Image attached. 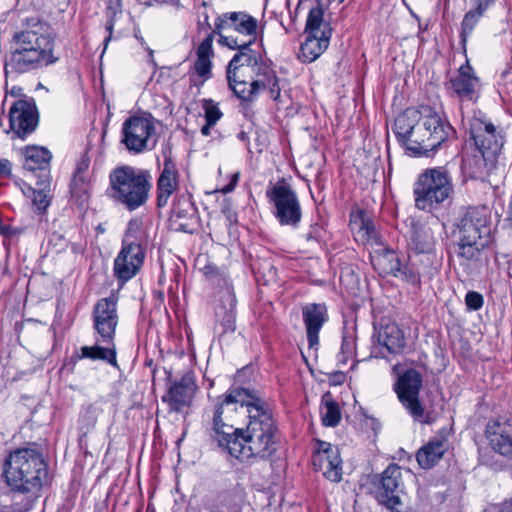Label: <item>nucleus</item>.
<instances>
[{
    "instance_id": "1",
    "label": "nucleus",
    "mask_w": 512,
    "mask_h": 512,
    "mask_svg": "<svg viewBox=\"0 0 512 512\" xmlns=\"http://www.w3.org/2000/svg\"><path fill=\"white\" fill-rule=\"evenodd\" d=\"M214 439L241 461L268 460L277 450V427L268 404L254 391L231 389L216 406Z\"/></svg>"
},
{
    "instance_id": "2",
    "label": "nucleus",
    "mask_w": 512,
    "mask_h": 512,
    "mask_svg": "<svg viewBox=\"0 0 512 512\" xmlns=\"http://www.w3.org/2000/svg\"><path fill=\"white\" fill-rule=\"evenodd\" d=\"M398 141L412 156H428L452 133V126L430 107L408 108L399 114L393 125Z\"/></svg>"
},
{
    "instance_id": "3",
    "label": "nucleus",
    "mask_w": 512,
    "mask_h": 512,
    "mask_svg": "<svg viewBox=\"0 0 512 512\" xmlns=\"http://www.w3.org/2000/svg\"><path fill=\"white\" fill-rule=\"evenodd\" d=\"M469 134L477 153L466 161L473 178H483L495 168L504 145L503 131L481 111L469 119Z\"/></svg>"
},
{
    "instance_id": "4",
    "label": "nucleus",
    "mask_w": 512,
    "mask_h": 512,
    "mask_svg": "<svg viewBox=\"0 0 512 512\" xmlns=\"http://www.w3.org/2000/svg\"><path fill=\"white\" fill-rule=\"evenodd\" d=\"M489 213L486 207H470L454 223L452 235L456 240L457 256L461 263L477 262L490 242Z\"/></svg>"
},
{
    "instance_id": "5",
    "label": "nucleus",
    "mask_w": 512,
    "mask_h": 512,
    "mask_svg": "<svg viewBox=\"0 0 512 512\" xmlns=\"http://www.w3.org/2000/svg\"><path fill=\"white\" fill-rule=\"evenodd\" d=\"M151 188L148 171L125 165L110 173L107 196L114 204L135 211L146 204Z\"/></svg>"
},
{
    "instance_id": "6",
    "label": "nucleus",
    "mask_w": 512,
    "mask_h": 512,
    "mask_svg": "<svg viewBox=\"0 0 512 512\" xmlns=\"http://www.w3.org/2000/svg\"><path fill=\"white\" fill-rule=\"evenodd\" d=\"M454 192L450 171L443 166L424 170L413 187L415 207L432 212L438 209Z\"/></svg>"
},
{
    "instance_id": "7",
    "label": "nucleus",
    "mask_w": 512,
    "mask_h": 512,
    "mask_svg": "<svg viewBox=\"0 0 512 512\" xmlns=\"http://www.w3.org/2000/svg\"><path fill=\"white\" fill-rule=\"evenodd\" d=\"M129 152L140 154L153 150L158 142L152 117L131 116L122 126V141Z\"/></svg>"
},
{
    "instance_id": "8",
    "label": "nucleus",
    "mask_w": 512,
    "mask_h": 512,
    "mask_svg": "<svg viewBox=\"0 0 512 512\" xmlns=\"http://www.w3.org/2000/svg\"><path fill=\"white\" fill-rule=\"evenodd\" d=\"M213 33L254 44L258 36V20L245 11L226 12L215 19Z\"/></svg>"
},
{
    "instance_id": "9",
    "label": "nucleus",
    "mask_w": 512,
    "mask_h": 512,
    "mask_svg": "<svg viewBox=\"0 0 512 512\" xmlns=\"http://www.w3.org/2000/svg\"><path fill=\"white\" fill-rule=\"evenodd\" d=\"M274 205V216L281 225L296 227L301 221L302 209L295 191L286 183H276L266 192Z\"/></svg>"
},
{
    "instance_id": "10",
    "label": "nucleus",
    "mask_w": 512,
    "mask_h": 512,
    "mask_svg": "<svg viewBox=\"0 0 512 512\" xmlns=\"http://www.w3.org/2000/svg\"><path fill=\"white\" fill-rule=\"evenodd\" d=\"M421 387L422 376L415 369L403 372L395 383L399 401L416 421H421L424 417V408L419 401Z\"/></svg>"
},
{
    "instance_id": "11",
    "label": "nucleus",
    "mask_w": 512,
    "mask_h": 512,
    "mask_svg": "<svg viewBox=\"0 0 512 512\" xmlns=\"http://www.w3.org/2000/svg\"><path fill=\"white\" fill-rule=\"evenodd\" d=\"M52 153L44 146L34 145V172L40 171L36 182L39 189L34 188V207L44 212L51 204L53 194L51 189L50 162Z\"/></svg>"
},
{
    "instance_id": "12",
    "label": "nucleus",
    "mask_w": 512,
    "mask_h": 512,
    "mask_svg": "<svg viewBox=\"0 0 512 512\" xmlns=\"http://www.w3.org/2000/svg\"><path fill=\"white\" fill-rule=\"evenodd\" d=\"M32 452L18 449L11 453L5 462L4 475L7 484L16 491L28 492L31 486Z\"/></svg>"
},
{
    "instance_id": "13",
    "label": "nucleus",
    "mask_w": 512,
    "mask_h": 512,
    "mask_svg": "<svg viewBox=\"0 0 512 512\" xmlns=\"http://www.w3.org/2000/svg\"><path fill=\"white\" fill-rule=\"evenodd\" d=\"M117 325V301L112 297L98 300L93 309V326L99 335L97 342L111 344Z\"/></svg>"
},
{
    "instance_id": "14",
    "label": "nucleus",
    "mask_w": 512,
    "mask_h": 512,
    "mask_svg": "<svg viewBox=\"0 0 512 512\" xmlns=\"http://www.w3.org/2000/svg\"><path fill=\"white\" fill-rule=\"evenodd\" d=\"M145 259L142 245L132 243L122 245L114 260V275L121 282H127L137 275Z\"/></svg>"
},
{
    "instance_id": "15",
    "label": "nucleus",
    "mask_w": 512,
    "mask_h": 512,
    "mask_svg": "<svg viewBox=\"0 0 512 512\" xmlns=\"http://www.w3.org/2000/svg\"><path fill=\"white\" fill-rule=\"evenodd\" d=\"M11 139L25 140L32 133V102L28 99L17 100L9 111V129Z\"/></svg>"
},
{
    "instance_id": "16",
    "label": "nucleus",
    "mask_w": 512,
    "mask_h": 512,
    "mask_svg": "<svg viewBox=\"0 0 512 512\" xmlns=\"http://www.w3.org/2000/svg\"><path fill=\"white\" fill-rule=\"evenodd\" d=\"M37 30H34V68L44 67L58 61L59 57L54 53L55 33L53 29L39 22Z\"/></svg>"
},
{
    "instance_id": "17",
    "label": "nucleus",
    "mask_w": 512,
    "mask_h": 512,
    "mask_svg": "<svg viewBox=\"0 0 512 512\" xmlns=\"http://www.w3.org/2000/svg\"><path fill=\"white\" fill-rule=\"evenodd\" d=\"M486 437L494 451L512 460V419L498 418L489 421Z\"/></svg>"
},
{
    "instance_id": "18",
    "label": "nucleus",
    "mask_w": 512,
    "mask_h": 512,
    "mask_svg": "<svg viewBox=\"0 0 512 512\" xmlns=\"http://www.w3.org/2000/svg\"><path fill=\"white\" fill-rule=\"evenodd\" d=\"M219 43L228 46L230 49L238 50L229 63L253 70V74L259 76V68L268 67L263 62L261 55L251 49L252 44L240 42V39L232 36H221Z\"/></svg>"
},
{
    "instance_id": "19",
    "label": "nucleus",
    "mask_w": 512,
    "mask_h": 512,
    "mask_svg": "<svg viewBox=\"0 0 512 512\" xmlns=\"http://www.w3.org/2000/svg\"><path fill=\"white\" fill-rule=\"evenodd\" d=\"M196 390L197 385L194 380L186 375L169 387L162 401L168 404L171 412H180L191 405Z\"/></svg>"
},
{
    "instance_id": "20",
    "label": "nucleus",
    "mask_w": 512,
    "mask_h": 512,
    "mask_svg": "<svg viewBox=\"0 0 512 512\" xmlns=\"http://www.w3.org/2000/svg\"><path fill=\"white\" fill-rule=\"evenodd\" d=\"M402 471L396 464H390L381 475V492L379 500L389 509L395 510L401 501L398 493L401 491Z\"/></svg>"
},
{
    "instance_id": "21",
    "label": "nucleus",
    "mask_w": 512,
    "mask_h": 512,
    "mask_svg": "<svg viewBox=\"0 0 512 512\" xmlns=\"http://www.w3.org/2000/svg\"><path fill=\"white\" fill-rule=\"evenodd\" d=\"M373 338L377 343L373 350L376 357L386 356L382 349H385L390 354H397L400 353L405 346L403 331L396 323H388L381 326L374 334Z\"/></svg>"
},
{
    "instance_id": "22",
    "label": "nucleus",
    "mask_w": 512,
    "mask_h": 512,
    "mask_svg": "<svg viewBox=\"0 0 512 512\" xmlns=\"http://www.w3.org/2000/svg\"><path fill=\"white\" fill-rule=\"evenodd\" d=\"M450 86L461 101L475 102L479 97L480 81L468 62L451 78Z\"/></svg>"
},
{
    "instance_id": "23",
    "label": "nucleus",
    "mask_w": 512,
    "mask_h": 512,
    "mask_svg": "<svg viewBox=\"0 0 512 512\" xmlns=\"http://www.w3.org/2000/svg\"><path fill=\"white\" fill-rule=\"evenodd\" d=\"M30 31H21L14 35L13 52L9 66L18 73L30 71L32 67V41Z\"/></svg>"
},
{
    "instance_id": "24",
    "label": "nucleus",
    "mask_w": 512,
    "mask_h": 512,
    "mask_svg": "<svg viewBox=\"0 0 512 512\" xmlns=\"http://www.w3.org/2000/svg\"><path fill=\"white\" fill-rule=\"evenodd\" d=\"M226 73L229 87L234 94L239 99L252 100L253 90L255 89L253 70L229 63Z\"/></svg>"
},
{
    "instance_id": "25",
    "label": "nucleus",
    "mask_w": 512,
    "mask_h": 512,
    "mask_svg": "<svg viewBox=\"0 0 512 512\" xmlns=\"http://www.w3.org/2000/svg\"><path fill=\"white\" fill-rule=\"evenodd\" d=\"M309 349L317 351L319 332L327 320L326 307L322 304H307L302 308Z\"/></svg>"
},
{
    "instance_id": "26",
    "label": "nucleus",
    "mask_w": 512,
    "mask_h": 512,
    "mask_svg": "<svg viewBox=\"0 0 512 512\" xmlns=\"http://www.w3.org/2000/svg\"><path fill=\"white\" fill-rule=\"evenodd\" d=\"M443 227L438 220L421 225L414 229L411 238V248L416 254H425L428 262H431V254L433 253L436 245L435 233L439 232Z\"/></svg>"
},
{
    "instance_id": "27",
    "label": "nucleus",
    "mask_w": 512,
    "mask_h": 512,
    "mask_svg": "<svg viewBox=\"0 0 512 512\" xmlns=\"http://www.w3.org/2000/svg\"><path fill=\"white\" fill-rule=\"evenodd\" d=\"M220 303L215 309L217 321L223 327V332H232L236 322V296L230 285L223 287L219 293Z\"/></svg>"
},
{
    "instance_id": "28",
    "label": "nucleus",
    "mask_w": 512,
    "mask_h": 512,
    "mask_svg": "<svg viewBox=\"0 0 512 512\" xmlns=\"http://www.w3.org/2000/svg\"><path fill=\"white\" fill-rule=\"evenodd\" d=\"M370 260L376 271L380 275L398 276L401 271V263L397 253L387 248L384 243L370 250Z\"/></svg>"
},
{
    "instance_id": "29",
    "label": "nucleus",
    "mask_w": 512,
    "mask_h": 512,
    "mask_svg": "<svg viewBox=\"0 0 512 512\" xmlns=\"http://www.w3.org/2000/svg\"><path fill=\"white\" fill-rule=\"evenodd\" d=\"M331 38V29L325 26L321 34L307 33L300 48L299 57L303 62H313L328 48Z\"/></svg>"
},
{
    "instance_id": "30",
    "label": "nucleus",
    "mask_w": 512,
    "mask_h": 512,
    "mask_svg": "<svg viewBox=\"0 0 512 512\" xmlns=\"http://www.w3.org/2000/svg\"><path fill=\"white\" fill-rule=\"evenodd\" d=\"M448 449V441L443 437H435L419 449L417 462L424 468L433 467Z\"/></svg>"
},
{
    "instance_id": "31",
    "label": "nucleus",
    "mask_w": 512,
    "mask_h": 512,
    "mask_svg": "<svg viewBox=\"0 0 512 512\" xmlns=\"http://www.w3.org/2000/svg\"><path fill=\"white\" fill-rule=\"evenodd\" d=\"M158 206L167 204L168 198L177 189V169L170 160L164 162L163 170L158 179Z\"/></svg>"
},
{
    "instance_id": "32",
    "label": "nucleus",
    "mask_w": 512,
    "mask_h": 512,
    "mask_svg": "<svg viewBox=\"0 0 512 512\" xmlns=\"http://www.w3.org/2000/svg\"><path fill=\"white\" fill-rule=\"evenodd\" d=\"M259 71V76L254 80L255 89L253 90V97L262 90H268L271 99L279 100L281 95L280 87L274 70L268 66L259 68Z\"/></svg>"
},
{
    "instance_id": "33",
    "label": "nucleus",
    "mask_w": 512,
    "mask_h": 512,
    "mask_svg": "<svg viewBox=\"0 0 512 512\" xmlns=\"http://www.w3.org/2000/svg\"><path fill=\"white\" fill-rule=\"evenodd\" d=\"M213 34H209L197 48V60L194 67L200 77L208 78L211 74V57L213 56Z\"/></svg>"
},
{
    "instance_id": "34",
    "label": "nucleus",
    "mask_w": 512,
    "mask_h": 512,
    "mask_svg": "<svg viewBox=\"0 0 512 512\" xmlns=\"http://www.w3.org/2000/svg\"><path fill=\"white\" fill-rule=\"evenodd\" d=\"M81 358H89L92 360H104L108 363L116 366V349L114 345V341L111 344H106L105 347H102L98 344L95 346H83L81 347Z\"/></svg>"
},
{
    "instance_id": "35",
    "label": "nucleus",
    "mask_w": 512,
    "mask_h": 512,
    "mask_svg": "<svg viewBox=\"0 0 512 512\" xmlns=\"http://www.w3.org/2000/svg\"><path fill=\"white\" fill-rule=\"evenodd\" d=\"M321 417L324 426L335 427L341 420L339 405L333 400L330 393L323 395L321 400Z\"/></svg>"
},
{
    "instance_id": "36",
    "label": "nucleus",
    "mask_w": 512,
    "mask_h": 512,
    "mask_svg": "<svg viewBox=\"0 0 512 512\" xmlns=\"http://www.w3.org/2000/svg\"><path fill=\"white\" fill-rule=\"evenodd\" d=\"M356 238L364 245L369 246L371 250L383 244L382 238L377 232L374 223L367 218H362Z\"/></svg>"
},
{
    "instance_id": "37",
    "label": "nucleus",
    "mask_w": 512,
    "mask_h": 512,
    "mask_svg": "<svg viewBox=\"0 0 512 512\" xmlns=\"http://www.w3.org/2000/svg\"><path fill=\"white\" fill-rule=\"evenodd\" d=\"M100 413L101 409L95 404H89L83 407L78 420L81 437L86 436L95 428Z\"/></svg>"
},
{
    "instance_id": "38",
    "label": "nucleus",
    "mask_w": 512,
    "mask_h": 512,
    "mask_svg": "<svg viewBox=\"0 0 512 512\" xmlns=\"http://www.w3.org/2000/svg\"><path fill=\"white\" fill-rule=\"evenodd\" d=\"M52 482V475L43 456L34 450V489L48 487Z\"/></svg>"
},
{
    "instance_id": "39",
    "label": "nucleus",
    "mask_w": 512,
    "mask_h": 512,
    "mask_svg": "<svg viewBox=\"0 0 512 512\" xmlns=\"http://www.w3.org/2000/svg\"><path fill=\"white\" fill-rule=\"evenodd\" d=\"M485 12L479 11L474 7H471L463 17L461 23L460 40L463 48L465 49L467 40L472 34L473 30L479 23L480 19L484 16Z\"/></svg>"
},
{
    "instance_id": "40",
    "label": "nucleus",
    "mask_w": 512,
    "mask_h": 512,
    "mask_svg": "<svg viewBox=\"0 0 512 512\" xmlns=\"http://www.w3.org/2000/svg\"><path fill=\"white\" fill-rule=\"evenodd\" d=\"M338 453L339 449L337 446H333L330 443L324 441H319L318 449L314 453L312 458V464L314 469L319 470L331 459H334V461H336Z\"/></svg>"
},
{
    "instance_id": "41",
    "label": "nucleus",
    "mask_w": 512,
    "mask_h": 512,
    "mask_svg": "<svg viewBox=\"0 0 512 512\" xmlns=\"http://www.w3.org/2000/svg\"><path fill=\"white\" fill-rule=\"evenodd\" d=\"M418 262H422L421 259H417V255L409 257V265L401 267V271L398 272V276H401L407 282L417 285L420 283L421 275L426 272L427 266L421 267Z\"/></svg>"
},
{
    "instance_id": "42",
    "label": "nucleus",
    "mask_w": 512,
    "mask_h": 512,
    "mask_svg": "<svg viewBox=\"0 0 512 512\" xmlns=\"http://www.w3.org/2000/svg\"><path fill=\"white\" fill-rule=\"evenodd\" d=\"M121 0H109L108 6H107V23L105 26L106 31L108 32V35L104 39V50H106L109 41L112 38V33L114 29L115 22L119 17L122 16V8H121Z\"/></svg>"
},
{
    "instance_id": "43",
    "label": "nucleus",
    "mask_w": 512,
    "mask_h": 512,
    "mask_svg": "<svg viewBox=\"0 0 512 512\" xmlns=\"http://www.w3.org/2000/svg\"><path fill=\"white\" fill-rule=\"evenodd\" d=\"M145 239V232L143 230V222L139 218H133L128 222L127 229L125 232V237L123 239L122 245H126L129 243L135 245H142L143 240Z\"/></svg>"
},
{
    "instance_id": "44",
    "label": "nucleus",
    "mask_w": 512,
    "mask_h": 512,
    "mask_svg": "<svg viewBox=\"0 0 512 512\" xmlns=\"http://www.w3.org/2000/svg\"><path fill=\"white\" fill-rule=\"evenodd\" d=\"M72 197L84 204L89 197L90 183L86 175H74L70 184Z\"/></svg>"
},
{
    "instance_id": "45",
    "label": "nucleus",
    "mask_w": 512,
    "mask_h": 512,
    "mask_svg": "<svg viewBox=\"0 0 512 512\" xmlns=\"http://www.w3.org/2000/svg\"><path fill=\"white\" fill-rule=\"evenodd\" d=\"M328 6L329 5H319L317 3L316 7L311 8L306 21V33L321 34L323 28L326 26L323 25L324 8Z\"/></svg>"
},
{
    "instance_id": "46",
    "label": "nucleus",
    "mask_w": 512,
    "mask_h": 512,
    "mask_svg": "<svg viewBox=\"0 0 512 512\" xmlns=\"http://www.w3.org/2000/svg\"><path fill=\"white\" fill-rule=\"evenodd\" d=\"M319 470L323 472L324 477L328 480L332 482H339L342 479V460L340 453L337 454L336 461L331 459Z\"/></svg>"
},
{
    "instance_id": "47",
    "label": "nucleus",
    "mask_w": 512,
    "mask_h": 512,
    "mask_svg": "<svg viewBox=\"0 0 512 512\" xmlns=\"http://www.w3.org/2000/svg\"><path fill=\"white\" fill-rule=\"evenodd\" d=\"M205 111V119L209 124H216L222 117V113L218 106L212 100H205L203 105Z\"/></svg>"
},
{
    "instance_id": "48",
    "label": "nucleus",
    "mask_w": 512,
    "mask_h": 512,
    "mask_svg": "<svg viewBox=\"0 0 512 512\" xmlns=\"http://www.w3.org/2000/svg\"><path fill=\"white\" fill-rule=\"evenodd\" d=\"M465 303L471 310H479L484 303L483 296L475 291H469L465 296Z\"/></svg>"
},
{
    "instance_id": "49",
    "label": "nucleus",
    "mask_w": 512,
    "mask_h": 512,
    "mask_svg": "<svg viewBox=\"0 0 512 512\" xmlns=\"http://www.w3.org/2000/svg\"><path fill=\"white\" fill-rule=\"evenodd\" d=\"M23 169L30 172L32 171V147L27 145L19 149Z\"/></svg>"
},
{
    "instance_id": "50",
    "label": "nucleus",
    "mask_w": 512,
    "mask_h": 512,
    "mask_svg": "<svg viewBox=\"0 0 512 512\" xmlns=\"http://www.w3.org/2000/svg\"><path fill=\"white\" fill-rule=\"evenodd\" d=\"M484 512H512V497L499 504H492Z\"/></svg>"
},
{
    "instance_id": "51",
    "label": "nucleus",
    "mask_w": 512,
    "mask_h": 512,
    "mask_svg": "<svg viewBox=\"0 0 512 512\" xmlns=\"http://www.w3.org/2000/svg\"><path fill=\"white\" fill-rule=\"evenodd\" d=\"M497 0H470L471 7L479 11L487 12L492 6L495 5Z\"/></svg>"
},
{
    "instance_id": "52",
    "label": "nucleus",
    "mask_w": 512,
    "mask_h": 512,
    "mask_svg": "<svg viewBox=\"0 0 512 512\" xmlns=\"http://www.w3.org/2000/svg\"><path fill=\"white\" fill-rule=\"evenodd\" d=\"M238 179H239V173H234L231 176L230 183L227 184L226 186H224L223 188H221L219 191L222 194H227V193L232 192L235 189L236 185H237Z\"/></svg>"
},
{
    "instance_id": "53",
    "label": "nucleus",
    "mask_w": 512,
    "mask_h": 512,
    "mask_svg": "<svg viewBox=\"0 0 512 512\" xmlns=\"http://www.w3.org/2000/svg\"><path fill=\"white\" fill-rule=\"evenodd\" d=\"M15 185L19 187V189L22 191L23 195L26 197H30L32 195V187L30 184L26 183L22 179H18L15 181Z\"/></svg>"
},
{
    "instance_id": "54",
    "label": "nucleus",
    "mask_w": 512,
    "mask_h": 512,
    "mask_svg": "<svg viewBox=\"0 0 512 512\" xmlns=\"http://www.w3.org/2000/svg\"><path fill=\"white\" fill-rule=\"evenodd\" d=\"M89 168V159L85 156L81 159V161L77 164L76 171L74 175H86V172Z\"/></svg>"
},
{
    "instance_id": "55",
    "label": "nucleus",
    "mask_w": 512,
    "mask_h": 512,
    "mask_svg": "<svg viewBox=\"0 0 512 512\" xmlns=\"http://www.w3.org/2000/svg\"><path fill=\"white\" fill-rule=\"evenodd\" d=\"M11 173V162L7 159L0 160V176H8Z\"/></svg>"
},
{
    "instance_id": "56",
    "label": "nucleus",
    "mask_w": 512,
    "mask_h": 512,
    "mask_svg": "<svg viewBox=\"0 0 512 512\" xmlns=\"http://www.w3.org/2000/svg\"><path fill=\"white\" fill-rule=\"evenodd\" d=\"M214 124H209V122H206V124L201 128V133L204 136L210 135V129L213 127Z\"/></svg>"
},
{
    "instance_id": "57",
    "label": "nucleus",
    "mask_w": 512,
    "mask_h": 512,
    "mask_svg": "<svg viewBox=\"0 0 512 512\" xmlns=\"http://www.w3.org/2000/svg\"><path fill=\"white\" fill-rule=\"evenodd\" d=\"M33 117H34V130H35L37 125H38V122H39V112H38L35 104H34V114H33Z\"/></svg>"
},
{
    "instance_id": "58",
    "label": "nucleus",
    "mask_w": 512,
    "mask_h": 512,
    "mask_svg": "<svg viewBox=\"0 0 512 512\" xmlns=\"http://www.w3.org/2000/svg\"><path fill=\"white\" fill-rule=\"evenodd\" d=\"M238 138L244 141V140H246L247 135H246V133H245V132H243V131H242V132H240V133L238 134Z\"/></svg>"
},
{
    "instance_id": "59",
    "label": "nucleus",
    "mask_w": 512,
    "mask_h": 512,
    "mask_svg": "<svg viewBox=\"0 0 512 512\" xmlns=\"http://www.w3.org/2000/svg\"><path fill=\"white\" fill-rule=\"evenodd\" d=\"M319 5H329V0H317Z\"/></svg>"
},
{
    "instance_id": "60",
    "label": "nucleus",
    "mask_w": 512,
    "mask_h": 512,
    "mask_svg": "<svg viewBox=\"0 0 512 512\" xmlns=\"http://www.w3.org/2000/svg\"><path fill=\"white\" fill-rule=\"evenodd\" d=\"M316 238H317V236H314L312 233H308V234H307V239H308V240L316 239Z\"/></svg>"
},
{
    "instance_id": "61",
    "label": "nucleus",
    "mask_w": 512,
    "mask_h": 512,
    "mask_svg": "<svg viewBox=\"0 0 512 512\" xmlns=\"http://www.w3.org/2000/svg\"><path fill=\"white\" fill-rule=\"evenodd\" d=\"M37 89H45V88H44V86L41 83H39L38 86H37Z\"/></svg>"
},
{
    "instance_id": "62",
    "label": "nucleus",
    "mask_w": 512,
    "mask_h": 512,
    "mask_svg": "<svg viewBox=\"0 0 512 512\" xmlns=\"http://www.w3.org/2000/svg\"><path fill=\"white\" fill-rule=\"evenodd\" d=\"M140 41H141V44H143V45L145 44L144 38H140Z\"/></svg>"
}]
</instances>
